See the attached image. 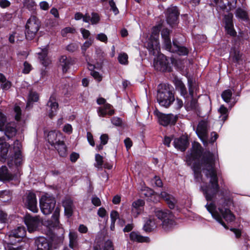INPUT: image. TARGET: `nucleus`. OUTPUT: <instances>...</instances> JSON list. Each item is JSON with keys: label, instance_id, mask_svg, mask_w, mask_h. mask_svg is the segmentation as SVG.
Listing matches in <instances>:
<instances>
[{"label": "nucleus", "instance_id": "1", "mask_svg": "<svg viewBox=\"0 0 250 250\" xmlns=\"http://www.w3.org/2000/svg\"><path fill=\"white\" fill-rule=\"evenodd\" d=\"M217 159V155L210 152H205L202 155V147L198 143L193 144L190 153L186 157L188 164L192 165L196 181L202 183L200 186L201 190L206 200L211 201L206 205L207 209L216 221L228 229L222 218L227 222H232L234 220L235 216L228 208L231 203L230 199L226 200L222 198L217 203L218 208L215 204V197L219 189L217 172L215 167Z\"/></svg>", "mask_w": 250, "mask_h": 250}, {"label": "nucleus", "instance_id": "2", "mask_svg": "<svg viewBox=\"0 0 250 250\" xmlns=\"http://www.w3.org/2000/svg\"><path fill=\"white\" fill-rule=\"evenodd\" d=\"M169 35V30L168 29L165 28L162 30L161 35L164 40V46L166 49L170 52L177 53L179 55H187L188 51L187 48L179 46L174 41H173V44H171Z\"/></svg>", "mask_w": 250, "mask_h": 250}, {"label": "nucleus", "instance_id": "3", "mask_svg": "<svg viewBox=\"0 0 250 250\" xmlns=\"http://www.w3.org/2000/svg\"><path fill=\"white\" fill-rule=\"evenodd\" d=\"M157 100L161 106L167 107L174 101L173 94L170 88L166 85L162 86L158 90Z\"/></svg>", "mask_w": 250, "mask_h": 250}, {"label": "nucleus", "instance_id": "4", "mask_svg": "<svg viewBox=\"0 0 250 250\" xmlns=\"http://www.w3.org/2000/svg\"><path fill=\"white\" fill-rule=\"evenodd\" d=\"M160 27L155 26L152 28V33L147 44V48L150 53L153 55H156L160 51L159 42V32Z\"/></svg>", "mask_w": 250, "mask_h": 250}, {"label": "nucleus", "instance_id": "5", "mask_svg": "<svg viewBox=\"0 0 250 250\" xmlns=\"http://www.w3.org/2000/svg\"><path fill=\"white\" fill-rule=\"evenodd\" d=\"M60 215V211L58 208H56L52 215L53 220L44 221L42 223V225L46 228L47 231L45 232L47 235H50L53 233L54 230L58 229L60 230V233L63 234L64 229L62 227L61 225L59 224L58 220Z\"/></svg>", "mask_w": 250, "mask_h": 250}, {"label": "nucleus", "instance_id": "6", "mask_svg": "<svg viewBox=\"0 0 250 250\" xmlns=\"http://www.w3.org/2000/svg\"><path fill=\"white\" fill-rule=\"evenodd\" d=\"M56 204L55 198L51 195L45 193L40 199V206L42 212L45 215L50 214Z\"/></svg>", "mask_w": 250, "mask_h": 250}, {"label": "nucleus", "instance_id": "7", "mask_svg": "<svg viewBox=\"0 0 250 250\" xmlns=\"http://www.w3.org/2000/svg\"><path fill=\"white\" fill-rule=\"evenodd\" d=\"M40 21L35 16H31L25 25V37L28 40L34 38L40 28Z\"/></svg>", "mask_w": 250, "mask_h": 250}, {"label": "nucleus", "instance_id": "8", "mask_svg": "<svg viewBox=\"0 0 250 250\" xmlns=\"http://www.w3.org/2000/svg\"><path fill=\"white\" fill-rule=\"evenodd\" d=\"M172 62L171 58H167L163 54H159L154 60V67L158 71L170 72Z\"/></svg>", "mask_w": 250, "mask_h": 250}, {"label": "nucleus", "instance_id": "9", "mask_svg": "<svg viewBox=\"0 0 250 250\" xmlns=\"http://www.w3.org/2000/svg\"><path fill=\"white\" fill-rule=\"evenodd\" d=\"M189 94L191 97V100L190 101H186L185 102V108L187 111L196 110L198 108V103L197 100L193 98L194 92L197 90L196 85L193 83L191 80H188Z\"/></svg>", "mask_w": 250, "mask_h": 250}, {"label": "nucleus", "instance_id": "10", "mask_svg": "<svg viewBox=\"0 0 250 250\" xmlns=\"http://www.w3.org/2000/svg\"><path fill=\"white\" fill-rule=\"evenodd\" d=\"M196 133L205 146L208 145V128L207 122L201 121L200 122L196 129Z\"/></svg>", "mask_w": 250, "mask_h": 250}, {"label": "nucleus", "instance_id": "11", "mask_svg": "<svg viewBox=\"0 0 250 250\" xmlns=\"http://www.w3.org/2000/svg\"><path fill=\"white\" fill-rule=\"evenodd\" d=\"M25 206L31 211L36 213L38 211L37 200L35 193L29 192L23 199Z\"/></svg>", "mask_w": 250, "mask_h": 250}, {"label": "nucleus", "instance_id": "12", "mask_svg": "<svg viewBox=\"0 0 250 250\" xmlns=\"http://www.w3.org/2000/svg\"><path fill=\"white\" fill-rule=\"evenodd\" d=\"M217 9L229 12L235 7L236 0H214Z\"/></svg>", "mask_w": 250, "mask_h": 250}, {"label": "nucleus", "instance_id": "13", "mask_svg": "<svg viewBox=\"0 0 250 250\" xmlns=\"http://www.w3.org/2000/svg\"><path fill=\"white\" fill-rule=\"evenodd\" d=\"M179 12L176 6H171L167 11V21L171 26L177 24Z\"/></svg>", "mask_w": 250, "mask_h": 250}, {"label": "nucleus", "instance_id": "14", "mask_svg": "<svg viewBox=\"0 0 250 250\" xmlns=\"http://www.w3.org/2000/svg\"><path fill=\"white\" fill-rule=\"evenodd\" d=\"M36 250H52V245L49 239L43 237H37L35 240Z\"/></svg>", "mask_w": 250, "mask_h": 250}, {"label": "nucleus", "instance_id": "15", "mask_svg": "<svg viewBox=\"0 0 250 250\" xmlns=\"http://www.w3.org/2000/svg\"><path fill=\"white\" fill-rule=\"evenodd\" d=\"M28 231L32 232L36 230L41 224L39 218L38 217H32L29 215L26 216L24 219Z\"/></svg>", "mask_w": 250, "mask_h": 250}, {"label": "nucleus", "instance_id": "16", "mask_svg": "<svg viewBox=\"0 0 250 250\" xmlns=\"http://www.w3.org/2000/svg\"><path fill=\"white\" fill-rule=\"evenodd\" d=\"M157 116L160 124L165 126L169 124H174L176 121V117L172 114L159 113Z\"/></svg>", "mask_w": 250, "mask_h": 250}, {"label": "nucleus", "instance_id": "17", "mask_svg": "<svg viewBox=\"0 0 250 250\" xmlns=\"http://www.w3.org/2000/svg\"><path fill=\"white\" fill-rule=\"evenodd\" d=\"M46 109L48 112V116L50 118H52L56 115L58 109V104L54 96L52 95L50 96L47 103Z\"/></svg>", "mask_w": 250, "mask_h": 250}, {"label": "nucleus", "instance_id": "18", "mask_svg": "<svg viewBox=\"0 0 250 250\" xmlns=\"http://www.w3.org/2000/svg\"><path fill=\"white\" fill-rule=\"evenodd\" d=\"M62 140H63V135L59 131H51L48 134V142L52 146H55L58 143L62 142Z\"/></svg>", "mask_w": 250, "mask_h": 250}, {"label": "nucleus", "instance_id": "19", "mask_svg": "<svg viewBox=\"0 0 250 250\" xmlns=\"http://www.w3.org/2000/svg\"><path fill=\"white\" fill-rule=\"evenodd\" d=\"M233 14L232 13H228L224 17L225 22V29L228 34L232 36H234L236 34V32L234 29L233 24L232 22Z\"/></svg>", "mask_w": 250, "mask_h": 250}, {"label": "nucleus", "instance_id": "20", "mask_svg": "<svg viewBox=\"0 0 250 250\" xmlns=\"http://www.w3.org/2000/svg\"><path fill=\"white\" fill-rule=\"evenodd\" d=\"M144 204V201L141 199L138 200L132 203L131 214L134 217L136 218L141 213Z\"/></svg>", "mask_w": 250, "mask_h": 250}, {"label": "nucleus", "instance_id": "21", "mask_svg": "<svg viewBox=\"0 0 250 250\" xmlns=\"http://www.w3.org/2000/svg\"><path fill=\"white\" fill-rule=\"evenodd\" d=\"M26 235V230L23 227L19 226L17 229L12 230L9 233L8 237L11 243L15 242L13 240L14 238H23Z\"/></svg>", "mask_w": 250, "mask_h": 250}, {"label": "nucleus", "instance_id": "22", "mask_svg": "<svg viewBox=\"0 0 250 250\" xmlns=\"http://www.w3.org/2000/svg\"><path fill=\"white\" fill-rule=\"evenodd\" d=\"M157 227L156 220L152 216H149L144 220L143 229L147 232L154 230Z\"/></svg>", "mask_w": 250, "mask_h": 250}, {"label": "nucleus", "instance_id": "23", "mask_svg": "<svg viewBox=\"0 0 250 250\" xmlns=\"http://www.w3.org/2000/svg\"><path fill=\"white\" fill-rule=\"evenodd\" d=\"M98 114L100 117H105L106 115L111 116L114 113V110L112 105L105 104L103 106L99 107L97 109Z\"/></svg>", "mask_w": 250, "mask_h": 250}, {"label": "nucleus", "instance_id": "24", "mask_svg": "<svg viewBox=\"0 0 250 250\" xmlns=\"http://www.w3.org/2000/svg\"><path fill=\"white\" fill-rule=\"evenodd\" d=\"M188 145V138L185 136L175 139L174 141V146L182 151L186 150Z\"/></svg>", "mask_w": 250, "mask_h": 250}, {"label": "nucleus", "instance_id": "25", "mask_svg": "<svg viewBox=\"0 0 250 250\" xmlns=\"http://www.w3.org/2000/svg\"><path fill=\"white\" fill-rule=\"evenodd\" d=\"M160 195L167 202L170 208L173 209L175 208L177 200L173 196L168 194L165 191L162 192Z\"/></svg>", "mask_w": 250, "mask_h": 250}, {"label": "nucleus", "instance_id": "26", "mask_svg": "<svg viewBox=\"0 0 250 250\" xmlns=\"http://www.w3.org/2000/svg\"><path fill=\"white\" fill-rule=\"evenodd\" d=\"M154 213L157 218L162 221L167 218L172 217L173 215L171 212L167 209H162L158 208L155 209Z\"/></svg>", "mask_w": 250, "mask_h": 250}, {"label": "nucleus", "instance_id": "27", "mask_svg": "<svg viewBox=\"0 0 250 250\" xmlns=\"http://www.w3.org/2000/svg\"><path fill=\"white\" fill-rule=\"evenodd\" d=\"M60 62L63 73L66 72L70 68V66L74 63L73 60L65 56H63L61 58Z\"/></svg>", "mask_w": 250, "mask_h": 250}, {"label": "nucleus", "instance_id": "28", "mask_svg": "<svg viewBox=\"0 0 250 250\" xmlns=\"http://www.w3.org/2000/svg\"><path fill=\"white\" fill-rule=\"evenodd\" d=\"M62 205L64 208V213L68 217H70L73 213V204L70 199H66L62 202Z\"/></svg>", "mask_w": 250, "mask_h": 250}, {"label": "nucleus", "instance_id": "29", "mask_svg": "<svg viewBox=\"0 0 250 250\" xmlns=\"http://www.w3.org/2000/svg\"><path fill=\"white\" fill-rule=\"evenodd\" d=\"M129 237L130 239L134 242L140 243L149 242L148 237L143 236L139 232L136 231H132L129 234Z\"/></svg>", "mask_w": 250, "mask_h": 250}, {"label": "nucleus", "instance_id": "30", "mask_svg": "<svg viewBox=\"0 0 250 250\" xmlns=\"http://www.w3.org/2000/svg\"><path fill=\"white\" fill-rule=\"evenodd\" d=\"M100 20V17L98 14L92 13L91 16L85 14L83 17V21L89 23L90 22L92 24H97Z\"/></svg>", "mask_w": 250, "mask_h": 250}, {"label": "nucleus", "instance_id": "31", "mask_svg": "<svg viewBox=\"0 0 250 250\" xmlns=\"http://www.w3.org/2000/svg\"><path fill=\"white\" fill-rule=\"evenodd\" d=\"M176 225V223L173 220V215L172 217H169L164 220L162 223L163 229L166 231H169L172 229Z\"/></svg>", "mask_w": 250, "mask_h": 250}, {"label": "nucleus", "instance_id": "32", "mask_svg": "<svg viewBox=\"0 0 250 250\" xmlns=\"http://www.w3.org/2000/svg\"><path fill=\"white\" fill-rule=\"evenodd\" d=\"M229 58L235 63L239 64L242 62L241 55L239 51L235 47L231 49Z\"/></svg>", "mask_w": 250, "mask_h": 250}, {"label": "nucleus", "instance_id": "33", "mask_svg": "<svg viewBox=\"0 0 250 250\" xmlns=\"http://www.w3.org/2000/svg\"><path fill=\"white\" fill-rule=\"evenodd\" d=\"M14 149L15 150V157L16 159L15 163L17 164H20L21 160V154L20 149L21 145L20 142L16 140L14 143Z\"/></svg>", "mask_w": 250, "mask_h": 250}, {"label": "nucleus", "instance_id": "34", "mask_svg": "<svg viewBox=\"0 0 250 250\" xmlns=\"http://www.w3.org/2000/svg\"><path fill=\"white\" fill-rule=\"evenodd\" d=\"M13 175L10 173L6 167L2 166L0 168V180L2 181L13 179Z\"/></svg>", "mask_w": 250, "mask_h": 250}, {"label": "nucleus", "instance_id": "35", "mask_svg": "<svg viewBox=\"0 0 250 250\" xmlns=\"http://www.w3.org/2000/svg\"><path fill=\"white\" fill-rule=\"evenodd\" d=\"M54 146L57 150L60 156L65 157L67 155L66 147L63 140L62 141V142L57 144Z\"/></svg>", "mask_w": 250, "mask_h": 250}, {"label": "nucleus", "instance_id": "36", "mask_svg": "<svg viewBox=\"0 0 250 250\" xmlns=\"http://www.w3.org/2000/svg\"><path fill=\"white\" fill-rule=\"evenodd\" d=\"M176 88L180 91L181 95L184 98L187 97V91L185 85L180 80H177L175 82Z\"/></svg>", "mask_w": 250, "mask_h": 250}, {"label": "nucleus", "instance_id": "37", "mask_svg": "<svg viewBox=\"0 0 250 250\" xmlns=\"http://www.w3.org/2000/svg\"><path fill=\"white\" fill-rule=\"evenodd\" d=\"M0 145V160L1 161H4L7 155L9 145L6 143H3V142Z\"/></svg>", "mask_w": 250, "mask_h": 250}, {"label": "nucleus", "instance_id": "38", "mask_svg": "<svg viewBox=\"0 0 250 250\" xmlns=\"http://www.w3.org/2000/svg\"><path fill=\"white\" fill-rule=\"evenodd\" d=\"M3 130H4L5 135L8 138L13 137L16 133V128L13 126H11L10 124L7 125Z\"/></svg>", "mask_w": 250, "mask_h": 250}, {"label": "nucleus", "instance_id": "39", "mask_svg": "<svg viewBox=\"0 0 250 250\" xmlns=\"http://www.w3.org/2000/svg\"><path fill=\"white\" fill-rule=\"evenodd\" d=\"M39 98V95L36 92L31 91L28 95V102L26 107L30 106V104L32 102H36L38 101Z\"/></svg>", "mask_w": 250, "mask_h": 250}, {"label": "nucleus", "instance_id": "40", "mask_svg": "<svg viewBox=\"0 0 250 250\" xmlns=\"http://www.w3.org/2000/svg\"><path fill=\"white\" fill-rule=\"evenodd\" d=\"M108 140V136L106 134H102L100 137V141L101 143L99 145H97L96 146V150L98 151H100L103 149V146L106 145Z\"/></svg>", "mask_w": 250, "mask_h": 250}, {"label": "nucleus", "instance_id": "41", "mask_svg": "<svg viewBox=\"0 0 250 250\" xmlns=\"http://www.w3.org/2000/svg\"><path fill=\"white\" fill-rule=\"evenodd\" d=\"M218 111L221 114L219 118L221 120L223 121V122H224L225 120H226L228 117V109L225 107L224 105H222L218 109Z\"/></svg>", "mask_w": 250, "mask_h": 250}, {"label": "nucleus", "instance_id": "42", "mask_svg": "<svg viewBox=\"0 0 250 250\" xmlns=\"http://www.w3.org/2000/svg\"><path fill=\"white\" fill-rule=\"evenodd\" d=\"M69 246L73 249L77 244V235L74 232H70L69 234Z\"/></svg>", "mask_w": 250, "mask_h": 250}, {"label": "nucleus", "instance_id": "43", "mask_svg": "<svg viewBox=\"0 0 250 250\" xmlns=\"http://www.w3.org/2000/svg\"><path fill=\"white\" fill-rule=\"evenodd\" d=\"M232 94V93L231 90L230 89H227L223 92L221 96L225 102L229 103L231 98Z\"/></svg>", "mask_w": 250, "mask_h": 250}, {"label": "nucleus", "instance_id": "44", "mask_svg": "<svg viewBox=\"0 0 250 250\" xmlns=\"http://www.w3.org/2000/svg\"><path fill=\"white\" fill-rule=\"evenodd\" d=\"M24 6L30 11H34L36 8L37 4L34 0H25Z\"/></svg>", "mask_w": 250, "mask_h": 250}, {"label": "nucleus", "instance_id": "45", "mask_svg": "<svg viewBox=\"0 0 250 250\" xmlns=\"http://www.w3.org/2000/svg\"><path fill=\"white\" fill-rule=\"evenodd\" d=\"M235 16L237 18L243 20H246L247 19V12L241 8L237 9L235 12Z\"/></svg>", "mask_w": 250, "mask_h": 250}, {"label": "nucleus", "instance_id": "46", "mask_svg": "<svg viewBox=\"0 0 250 250\" xmlns=\"http://www.w3.org/2000/svg\"><path fill=\"white\" fill-rule=\"evenodd\" d=\"M118 61L122 64H127L128 63V55L124 52L121 53L118 56Z\"/></svg>", "mask_w": 250, "mask_h": 250}, {"label": "nucleus", "instance_id": "47", "mask_svg": "<svg viewBox=\"0 0 250 250\" xmlns=\"http://www.w3.org/2000/svg\"><path fill=\"white\" fill-rule=\"evenodd\" d=\"M0 198L2 202H6V201H8L11 198L9 191L4 190L0 191Z\"/></svg>", "mask_w": 250, "mask_h": 250}, {"label": "nucleus", "instance_id": "48", "mask_svg": "<svg viewBox=\"0 0 250 250\" xmlns=\"http://www.w3.org/2000/svg\"><path fill=\"white\" fill-rule=\"evenodd\" d=\"M95 160L96 163L95 164L96 167L100 168L102 167L103 165V157L99 154H96L95 155Z\"/></svg>", "mask_w": 250, "mask_h": 250}, {"label": "nucleus", "instance_id": "49", "mask_svg": "<svg viewBox=\"0 0 250 250\" xmlns=\"http://www.w3.org/2000/svg\"><path fill=\"white\" fill-rule=\"evenodd\" d=\"M39 58L41 60H42L43 62H42V63L44 65L46 66L47 64L45 62V60L46 57H47V50L46 49H44L42 50V52L39 53Z\"/></svg>", "mask_w": 250, "mask_h": 250}, {"label": "nucleus", "instance_id": "50", "mask_svg": "<svg viewBox=\"0 0 250 250\" xmlns=\"http://www.w3.org/2000/svg\"><path fill=\"white\" fill-rule=\"evenodd\" d=\"M109 5L110 6L111 10L113 11L114 14L115 15H117L119 11L113 0H109Z\"/></svg>", "mask_w": 250, "mask_h": 250}, {"label": "nucleus", "instance_id": "51", "mask_svg": "<svg viewBox=\"0 0 250 250\" xmlns=\"http://www.w3.org/2000/svg\"><path fill=\"white\" fill-rule=\"evenodd\" d=\"M14 112L15 113V119L17 121H20L21 117V110L19 106H15L14 107Z\"/></svg>", "mask_w": 250, "mask_h": 250}, {"label": "nucleus", "instance_id": "52", "mask_svg": "<svg viewBox=\"0 0 250 250\" xmlns=\"http://www.w3.org/2000/svg\"><path fill=\"white\" fill-rule=\"evenodd\" d=\"M5 121V117L2 113H0V131H3L4 130Z\"/></svg>", "mask_w": 250, "mask_h": 250}, {"label": "nucleus", "instance_id": "53", "mask_svg": "<svg viewBox=\"0 0 250 250\" xmlns=\"http://www.w3.org/2000/svg\"><path fill=\"white\" fill-rule=\"evenodd\" d=\"M103 250H114L113 244L111 241L108 240L105 242Z\"/></svg>", "mask_w": 250, "mask_h": 250}, {"label": "nucleus", "instance_id": "54", "mask_svg": "<svg viewBox=\"0 0 250 250\" xmlns=\"http://www.w3.org/2000/svg\"><path fill=\"white\" fill-rule=\"evenodd\" d=\"M91 75L98 82H101L102 80V76L96 71H91Z\"/></svg>", "mask_w": 250, "mask_h": 250}, {"label": "nucleus", "instance_id": "55", "mask_svg": "<svg viewBox=\"0 0 250 250\" xmlns=\"http://www.w3.org/2000/svg\"><path fill=\"white\" fill-rule=\"evenodd\" d=\"M92 42V40L90 39L84 42L81 47L83 53H84L86 50V49L91 45Z\"/></svg>", "mask_w": 250, "mask_h": 250}, {"label": "nucleus", "instance_id": "56", "mask_svg": "<svg viewBox=\"0 0 250 250\" xmlns=\"http://www.w3.org/2000/svg\"><path fill=\"white\" fill-rule=\"evenodd\" d=\"M62 130L65 133L70 134L72 132L73 128L71 125L67 124L63 126Z\"/></svg>", "mask_w": 250, "mask_h": 250}, {"label": "nucleus", "instance_id": "57", "mask_svg": "<svg viewBox=\"0 0 250 250\" xmlns=\"http://www.w3.org/2000/svg\"><path fill=\"white\" fill-rule=\"evenodd\" d=\"M96 39L101 42L106 43L107 42V37L106 35L104 33H100L97 35Z\"/></svg>", "mask_w": 250, "mask_h": 250}, {"label": "nucleus", "instance_id": "58", "mask_svg": "<svg viewBox=\"0 0 250 250\" xmlns=\"http://www.w3.org/2000/svg\"><path fill=\"white\" fill-rule=\"evenodd\" d=\"M23 66L24 67L22 70L23 73L25 74H28L29 73L31 70V65L29 63L25 62H24Z\"/></svg>", "mask_w": 250, "mask_h": 250}, {"label": "nucleus", "instance_id": "59", "mask_svg": "<svg viewBox=\"0 0 250 250\" xmlns=\"http://www.w3.org/2000/svg\"><path fill=\"white\" fill-rule=\"evenodd\" d=\"M7 220V214L3 211L0 210V222L5 223Z\"/></svg>", "mask_w": 250, "mask_h": 250}, {"label": "nucleus", "instance_id": "60", "mask_svg": "<svg viewBox=\"0 0 250 250\" xmlns=\"http://www.w3.org/2000/svg\"><path fill=\"white\" fill-rule=\"evenodd\" d=\"M40 8L42 10H47L49 8V5L46 1H42L39 4Z\"/></svg>", "mask_w": 250, "mask_h": 250}, {"label": "nucleus", "instance_id": "61", "mask_svg": "<svg viewBox=\"0 0 250 250\" xmlns=\"http://www.w3.org/2000/svg\"><path fill=\"white\" fill-rule=\"evenodd\" d=\"M86 136H87V140H88L89 144L91 146H95V142L93 140L92 134L90 132H87Z\"/></svg>", "mask_w": 250, "mask_h": 250}, {"label": "nucleus", "instance_id": "62", "mask_svg": "<svg viewBox=\"0 0 250 250\" xmlns=\"http://www.w3.org/2000/svg\"><path fill=\"white\" fill-rule=\"evenodd\" d=\"M110 218L112 222H116V220L119 218V214L117 211L112 210L110 213Z\"/></svg>", "mask_w": 250, "mask_h": 250}, {"label": "nucleus", "instance_id": "63", "mask_svg": "<svg viewBox=\"0 0 250 250\" xmlns=\"http://www.w3.org/2000/svg\"><path fill=\"white\" fill-rule=\"evenodd\" d=\"M74 30L71 27H66L62 30L61 33L62 36L65 37L68 33H73Z\"/></svg>", "mask_w": 250, "mask_h": 250}, {"label": "nucleus", "instance_id": "64", "mask_svg": "<svg viewBox=\"0 0 250 250\" xmlns=\"http://www.w3.org/2000/svg\"><path fill=\"white\" fill-rule=\"evenodd\" d=\"M92 203L94 206L97 207L100 206L101 204L100 199L97 196H93L92 198Z\"/></svg>", "mask_w": 250, "mask_h": 250}]
</instances>
